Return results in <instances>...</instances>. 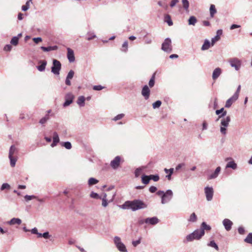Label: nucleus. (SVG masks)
<instances>
[{
	"label": "nucleus",
	"instance_id": "obj_1",
	"mask_svg": "<svg viewBox=\"0 0 252 252\" xmlns=\"http://www.w3.org/2000/svg\"><path fill=\"white\" fill-rule=\"evenodd\" d=\"M120 207L121 208L124 210L130 209L132 211H135L140 209L146 208L147 205L142 200L134 199L131 201H126Z\"/></svg>",
	"mask_w": 252,
	"mask_h": 252
},
{
	"label": "nucleus",
	"instance_id": "obj_2",
	"mask_svg": "<svg viewBox=\"0 0 252 252\" xmlns=\"http://www.w3.org/2000/svg\"><path fill=\"white\" fill-rule=\"evenodd\" d=\"M157 194L161 197V203L162 204L168 203L173 196V191L171 189H167L165 192L158 190L157 192Z\"/></svg>",
	"mask_w": 252,
	"mask_h": 252
},
{
	"label": "nucleus",
	"instance_id": "obj_3",
	"mask_svg": "<svg viewBox=\"0 0 252 252\" xmlns=\"http://www.w3.org/2000/svg\"><path fill=\"white\" fill-rule=\"evenodd\" d=\"M204 233L202 231H200L199 229H197L192 233L187 235L186 239L184 240V243L192 242L194 240H199L204 236Z\"/></svg>",
	"mask_w": 252,
	"mask_h": 252
},
{
	"label": "nucleus",
	"instance_id": "obj_4",
	"mask_svg": "<svg viewBox=\"0 0 252 252\" xmlns=\"http://www.w3.org/2000/svg\"><path fill=\"white\" fill-rule=\"evenodd\" d=\"M230 117L227 116L221 120L220 131L223 135H225L226 133V127L228 126L229 123L230 122Z\"/></svg>",
	"mask_w": 252,
	"mask_h": 252
},
{
	"label": "nucleus",
	"instance_id": "obj_5",
	"mask_svg": "<svg viewBox=\"0 0 252 252\" xmlns=\"http://www.w3.org/2000/svg\"><path fill=\"white\" fill-rule=\"evenodd\" d=\"M114 243L116 247L121 252H127L125 245L122 242L121 239L118 236L114 238Z\"/></svg>",
	"mask_w": 252,
	"mask_h": 252
},
{
	"label": "nucleus",
	"instance_id": "obj_6",
	"mask_svg": "<svg viewBox=\"0 0 252 252\" xmlns=\"http://www.w3.org/2000/svg\"><path fill=\"white\" fill-rule=\"evenodd\" d=\"M228 62L231 67L234 68L236 71H239L242 65V61L238 58H230Z\"/></svg>",
	"mask_w": 252,
	"mask_h": 252
},
{
	"label": "nucleus",
	"instance_id": "obj_7",
	"mask_svg": "<svg viewBox=\"0 0 252 252\" xmlns=\"http://www.w3.org/2000/svg\"><path fill=\"white\" fill-rule=\"evenodd\" d=\"M161 50L169 53L172 51L171 40L169 38H166L161 45Z\"/></svg>",
	"mask_w": 252,
	"mask_h": 252
},
{
	"label": "nucleus",
	"instance_id": "obj_8",
	"mask_svg": "<svg viewBox=\"0 0 252 252\" xmlns=\"http://www.w3.org/2000/svg\"><path fill=\"white\" fill-rule=\"evenodd\" d=\"M61 66L62 65L60 61L54 59L53 61V65L51 67V72L55 75H59Z\"/></svg>",
	"mask_w": 252,
	"mask_h": 252
},
{
	"label": "nucleus",
	"instance_id": "obj_9",
	"mask_svg": "<svg viewBox=\"0 0 252 252\" xmlns=\"http://www.w3.org/2000/svg\"><path fill=\"white\" fill-rule=\"evenodd\" d=\"M124 160L122 158L117 156L114 158L110 162L111 167L114 170L117 169L120 165L121 162H123Z\"/></svg>",
	"mask_w": 252,
	"mask_h": 252
},
{
	"label": "nucleus",
	"instance_id": "obj_10",
	"mask_svg": "<svg viewBox=\"0 0 252 252\" xmlns=\"http://www.w3.org/2000/svg\"><path fill=\"white\" fill-rule=\"evenodd\" d=\"M74 98V95L71 93H67L64 96L65 101L63 104V106L66 107L71 104Z\"/></svg>",
	"mask_w": 252,
	"mask_h": 252
},
{
	"label": "nucleus",
	"instance_id": "obj_11",
	"mask_svg": "<svg viewBox=\"0 0 252 252\" xmlns=\"http://www.w3.org/2000/svg\"><path fill=\"white\" fill-rule=\"evenodd\" d=\"M204 192L208 201L212 200L214 195V189L212 187H206L204 188Z\"/></svg>",
	"mask_w": 252,
	"mask_h": 252
},
{
	"label": "nucleus",
	"instance_id": "obj_12",
	"mask_svg": "<svg viewBox=\"0 0 252 252\" xmlns=\"http://www.w3.org/2000/svg\"><path fill=\"white\" fill-rule=\"evenodd\" d=\"M141 94L144 97L145 100H147L149 98L150 94V90L147 85H145L143 87L142 89Z\"/></svg>",
	"mask_w": 252,
	"mask_h": 252
},
{
	"label": "nucleus",
	"instance_id": "obj_13",
	"mask_svg": "<svg viewBox=\"0 0 252 252\" xmlns=\"http://www.w3.org/2000/svg\"><path fill=\"white\" fill-rule=\"evenodd\" d=\"M159 222V219L157 217L147 218L145 219V222L146 224L155 225Z\"/></svg>",
	"mask_w": 252,
	"mask_h": 252
},
{
	"label": "nucleus",
	"instance_id": "obj_14",
	"mask_svg": "<svg viewBox=\"0 0 252 252\" xmlns=\"http://www.w3.org/2000/svg\"><path fill=\"white\" fill-rule=\"evenodd\" d=\"M222 224L227 231H229L232 228L233 222L228 219H225L222 221Z\"/></svg>",
	"mask_w": 252,
	"mask_h": 252
},
{
	"label": "nucleus",
	"instance_id": "obj_15",
	"mask_svg": "<svg viewBox=\"0 0 252 252\" xmlns=\"http://www.w3.org/2000/svg\"><path fill=\"white\" fill-rule=\"evenodd\" d=\"M74 75V72L73 70H70L68 72V73L67 75V76L66 77L65 80V83L66 85H67V86L71 85V84L70 80H71L73 78Z\"/></svg>",
	"mask_w": 252,
	"mask_h": 252
},
{
	"label": "nucleus",
	"instance_id": "obj_16",
	"mask_svg": "<svg viewBox=\"0 0 252 252\" xmlns=\"http://www.w3.org/2000/svg\"><path fill=\"white\" fill-rule=\"evenodd\" d=\"M67 57L69 62L72 63L75 61L73 51L69 48H67Z\"/></svg>",
	"mask_w": 252,
	"mask_h": 252
},
{
	"label": "nucleus",
	"instance_id": "obj_17",
	"mask_svg": "<svg viewBox=\"0 0 252 252\" xmlns=\"http://www.w3.org/2000/svg\"><path fill=\"white\" fill-rule=\"evenodd\" d=\"M220 170H221V167L220 166L217 167L216 168V169H215L214 172L208 176V179L211 180V179L216 178L218 176L219 174H220Z\"/></svg>",
	"mask_w": 252,
	"mask_h": 252
},
{
	"label": "nucleus",
	"instance_id": "obj_18",
	"mask_svg": "<svg viewBox=\"0 0 252 252\" xmlns=\"http://www.w3.org/2000/svg\"><path fill=\"white\" fill-rule=\"evenodd\" d=\"M222 72L221 69L217 67L214 69L212 74V78L214 80H216L221 74Z\"/></svg>",
	"mask_w": 252,
	"mask_h": 252
},
{
	"label": "nucleus",
	"instance_id": "obj_19",
	"mask_svg": "<svg viewBox=\"0 0 252 252\" xmlns=\"http://www.w3.org/2000/svg\"><path fill=\"white\" fill-rule=\"evenodd\" d=\"M60 142V139L58 134L57 132H53V142L51 145L52 147H54L57 146V144Z\"/></svg>",
	"mask_w": 252,
	"mask_h": 252
},
{
	"label": "nucleus",
	"instance_id": "obj_20",
	"mask_svg": "<svg viewBox=\"0 0 252 252\" xmlns=\"http://www.w3.org/2000/svg\"><path fill=\"white\" fill-rule=\"evenodd\" d=\"M38 63L40 64V65H38L36 66L37 69L39 71H43L45 69L46 66L47 65V62L45 60H40L38 62Z\"/></svg>",
	"mask_w": 252,
	"mask_h": 252
},
{
	"label": "nucleus",
	"instance_id": "obj_21",
	"mask_svg": "<svg viewBox=\"0 0 252 252\" xmlns=\"http://www.w3.org/2000/svg\"><path fill=\"white\" fill-rule=\"evenodd\" d=\"M227 113L226 111H224V108H221L220 109L217 110L216 111V114L218 115H219V118L217 120V121H218L220 119L226 116Z\"/></svg>",
	"mask_w": 252,
	"mask_h": 252
},
{
	"label": "nucleus",
	"instance_id": "obj_22",
	"mask_svg": "<svg viewBox=\"0 0 252 252\" xmlns=\"http://www.w3.org/2000/svg\"><path fill=\"white\" fill-rule=\"evenodd\" d=\"M200 231H202L204 233V235L205 234V230L209 231L211 229V227L208 225L205 222H203L201 224L200 228L199 229Z\"/></svg>",
	"mask_w": 252,
	"mask_h": 252
},
{
	"label": "nucleus",
	"instance_id": "obj_23",
	"mask_svg": "<svg viewBox=\"0 0 252 252\" xmlns=\"http://www.w3.org/2000/svg\"><path fill=\"white\" fill-rule=\"evenodd\" d=\"M22 222L21 219L19 218H13L7 222V223L9 225H14L15 224H20Z\"/></svg>",
	"mask_w": 252,
	"mask_h": 252
},
{
	"label": "nucleus",
	"instance_id": "obj_24",
	"mask_svg": "<svg viewBox=\"0 0 252 252\" xmlns=\"http://www.w3.org/2000/svg\"><path fill=\"white\" fill-rule=\"evenodd\" d=\"M237 168V165L233 160L229 161L226 165L225 168H232L235 170Z\"/></svg>",
	"mask_w": 252,
	"mask_h": 252
},
{
	"label": "nucleus",
	"instance_id": "obj_25",
	"mask_svg": "<svg viewBox=\"0 0 252 252\" xmlns=\"http://www.w3.org/2000/svg\"><path fill=\"white\" fill-rule=\"evenodd\" d=\"M40 48L44 52H49L50 51L57 50L58 49V46L56 45L48 47L41 46Z\"/></svg>",
	"mask_w": 252,
	"mask_h": 252
},
{
	"label": "nucleus",
	"instance_id": "obj_26",
	"mask_svg": "<svg viewBox=\"0 0 252 252\" xmlns=\"http://www.w3.org/2000/svg\"><path fill=\"white\" fill-rule=\"evenodd\" d=\"M211 46V43L208 39H205L201 47V50L203 51L208 50Z\"/></svg>",
	"mask_w": 252,
	"mask_h": 252
},
{
	"label": "nucleus",
	"instance_id": "obj_27",
	"mask_svg": "<svg viewBox=\"0 0 252 252\" xmlns=\"http://www.w3.org/2000/svg\"><path fill=\"white\" fill-rule=\"evenodd\" d=\"M164 171L166 173H169L168 175L166 176V178H167L168 180H170L171 179V176L173 173L174 169L173 168H171L169 169L164 168Z\"/></svg>",
	"mask_w": 252,
	"mask_h": 252
},
{
	"label": "nucleus",
	"instance_id": "obj_28",
	"mask_svg": "<svg viewBox=\"0 0 252 252\" xmlns=\"http://www.w3.org/2000/svg\"><path fill=\"white\" fill-rule=\"evenodd\" d=\"M85 98L84 96H80L78 98L77 101V104L81 107L85 105Z\"/></svg>",
	"mask_w": 252,
	"mask_h": 252
},
{
	"label": "nucleus",
	"instance_id": "obj_29",
	"mask_svg": "<svg viewBox=\"0 0 252 252\" xmlns=\"http://www.w3.org/2000/svg\"><path fill=\"white\" fill-rule=\"evenodd\" d=\"M164 21L165 22L167 23L168 25L170 26H172L173 23L171 20V17L168 14H166L164 15Z\"/></svg>",
	"mask_w": 252,
	"mask_h": 252
},
{
	"label": "nucleus",
	"instance_id": "obj_30",
	"mask_svg": "<svg viewBox=\"0 0 252 252\" xmlns=\"http://www.w3.org/2000/svg\"><path fill=\"white\" fill-rule=\"evenodd\" d=\"M17 152L18 150L16 147L14 145H11L9 149L8 156H13Z\"/></svg>",
	"mask_w": 252,
	"mask_h": 252
},
{
	"label": "nucleus",
	"instance_id": "obj_31",
	"mask_svg": "<svg viewBox=\"0 0 252 252\" xmlns=\"http://www.w3.org/2000/svg\"><path fill=\"white\" fill-rule=\"evenodd\" d=\"M216 13L217 10L215 5L214 4H211L210 7V14L211 17L213 18Z\"/></svg>",
	"mask_w": 252,
	"mask_h": 252
},
{
	"label": "nucleus",
	"instance_id": "obj_32",
	"mask_svg": "<svg viewBox=\"0 0 252 252\" xmlns=\"http://www.w3.org/2000/svg\"><path fill=\"white\" fill-rule=\"evenodd\" d=\"M141 181H142V182L144 184H145V185L148 184L150 181V177H149V175H142L141 177Z\"/></svg>",
	"mask_w": 252,
	"mask_h": 252
},
{
	"label": "nucleus",
	"instance_id": "obj_33",
	"mask_svg": "<svg viewBox=\"0 0 252 252\" xmlns=\"http://www.w3.org/2000/svg\"><path fill=\"white\" fill-rule=\"evenodd\" d=\"M61 145L67 150H70L72 148L71 143L69 141L62 142L61 143Z\"/></svg>",
	"mask_w": 252,
	"mask_h": 252
},
{
	"label": "nucleus",
	"instance_id": "obj_34",
	"mask_svg": "<svg viewBox=\"0 0 252 252\" xmlns=\"http://www.w3.org/2000/svg\"><path fill=\"white\" fill-rule=\"evenodd\" d=\"M189 25L194 26L197 22L196 18L194 16H190L188 20Z\"/></svg>",
	"mask_w": 252,
	"mask_h": 252
},
{
	"label": "nucleus",
	"instance_id": "obj_35",
	"mask_svg": "<svg viewBox=\"0 0 252 252\" xmlns=\"http://www.w3.org/2000/svg\"><path fill=\"white\" fill-rule=\"evenodd\" d=\"M145 167L143 166L136 168L134 171V175L135 177H138L141 174L142 171L144 169Z\"/></svg>",
	"mask_w": 252,
	"mask_h": 252
},
{
	"label": "nucleus",
	"instance_id": "obj_36",
	"mask_svg": "<svg viewBox=\"0 0 252 252\" xmlns=\"http://www.w3.org/2000/svg\"><path fill=\"white\" fill-rule=\"evenodd\" d=\"M19 40H18V37L13 36L11 38V39L10 41V43L11 45H13L14 46H16L18 45V44L19 43Z\"/></svg>",
	"mask_w": 252,
	"mask_h": 252
},
{
	"label": "nucleus",
	"instance_id": "obj_37",
	"mask_svg": "<svg viewBox=\"0 0 252 252\" xmlns=\"http://www.w3.org/2000/svg\"><path fill=\"white\" fill-rule=\"evenodd\" d=\"M207 246L214 248L217 251H219V250L218 245L216 243L214 240L211 241L209 243L207 244Z\"/></svg>",
	"mask_w": 252,
	"mask_h": 252
},
{
	"label": "nucleus",
	"instance_id": "obj_38",
	"mask_svg": "<svg viewBox=\"0 0 252 252\" xmlns=\"http://www.w3.org/2000/svg\"><path fill=\"white\" fill-rule=\"evenodd\" d=\"M98 183V180L94 178H90L88 180L89 186L94 185Z\"/></svg>",
	"mask_w": 252,
	"mask_h": 252
},
{
	"label": "nucleus",
	"instance_id": "obj_39",
	"mask_svg": "<svg viewBox=\"0 0 252 252\" xmlns=\"http://www.w3.org/2000/svg\"><path fill=\"white\" fill-rule=\"evenodd\" d=\"M8 158L10 159V165L11 167H13L15 166L16 161L17 160V158L13 156H8Z\"/></svg>",
	"mask_w": 252,
	"mask_h": 252
},
{
	"label": "nucleus",
	"instance_id": "obj_40",
	"mask_svg": "<svg viewBox=\"0 0 252 252\" xmlns=\"http://www.w3.org/2000/svg\"><path fill=\"white\" fill-rule=\"evenodd\" d=\"M182 2L184 9L186 11H189V3L188 0H182Z\"/></svg>",
	"mask_w": 252,
	"mask_h": 252
},
{
	"label": "nucleus",
	"instance_id": "obj_41",
	"mask_svg": "<svg viewBox=\"0 0 252 252\" xmlns=\"http://www.w3.org/2000/svg\"><path fill=\"white\" fill-rule=\"evenodd\" d=\"M50 119L49 115L46 114L45 116L41 118L40 120L39 123L41 125H44L45 124L48 120H49Z\"/></svg>",
	"mask_w": 252,
	"mask_h": 252
},
{
	"label": "nucleus",
	"instance_id": "obj_42",
	"mask_svg": "<svg viewBox=\"0 0 252 252\" xmlns=\"http://www.w3.org/2000/svg\"><path fill=\"white\" fill-rule=\"evenodd\" d=\"M121 51L126 53L128 50V42L127 41H125L122 46V48L121 49Z\"/></svg>",
	"mask_w": 252,
	"mask_h": 252
},
{
	"label": "nucleus",
	"instance_id": "obj_43",
	"mask_svg": "<svg viewBox=\"0 0 252 252\" xmlns=\"http://www.w3.org/2000/svg\"><path fill=\"white\" fill-rule=\"evenodd\" d=\"M197 220V216L194 213H192L189 218L188 219V221L191 222H195Z\"/></svg>",
	"mask_w": 252,
	"mask_h": 252
},
{
	"label": "nucleus",
	"instance_id": "obj_44",
	"mask_svg": "<svg viewBox=\"0 0 252 252\" xmlns=\"http://www.w3.org/2000/svg\"><path fill=\"white\" fill-rule=\"evenodd\" d=\"M155 83V73L153 74L149 82V86L150 88L154 86Z\"/></svg>",
	"mask_w": 252,
	"mask_h": 252
},
{
	"label": "nucleus",
	"instance_id": "obj_45",
	"mask_svg": "<svg viewBox=\"0 0 252 252\" xmlns=\"http://www.w3.org/2000/svg\"><path fill=\"white\" fill-rule=\"evenodd\" d=\"M244 241L252 245V233H250L248 235L247 237L245 239Z\"/></svg>",
	"mask_w": 252,
	"mask_h": 252
},
{
	"label": "nucleus",
	"instance_id": "obj_46",
	"mask_svg": "<svg viewBox=\"0 0 252 252\" xmlns=\"http://www.w3.org/2000/svg\"><path fill=\"white\" fill-rule=\"evenodd\" d=\"M161 103L162 102L160 100H157L156 101L153 103V108L154 109L158 108L161 106Z\"/></svg>",
	"mask_w": 252,
	"mask_h": 252
},
{
	"label": "nucleus",
	"instance_id": "obj_47",
	"mask_svg": "<svg viewBox=\"0 0 252 252\" xmlns=\"http://www.w3.org/2000/svg\"><path fill=\"white\" fill-rule=\"evenodd\" d=\"M10 189V186L8 183H3L0 187L1 190H4L5 189L9 190Z\"/></svg>",
	"mask_w": 252,
	"mask_h": 252
},
{
	"label": "nucleus",
	"instance_id": "obj_48",
	"mask_svg": "<svg viewBox=\"0 0 252 252\" xmlns=\"http://www.w3.org/2000/svg\"><path fill=\"white\" fill-rule=\"evenodd\" d=\"M150 179L153 180L155 182H157L159 179V177L158 174L156 175H149Z\"/></svg>",
	"mask_w": 252,
	"mask_h": 252
},
{
	"label": "nucleus",
	"instance_id": "obj_49",
	"mask_svg": "<svg viewBox=\"0 0 252 252\" xmlns=\"http://www.w3.org/2000/svg\"><path fill=\"white\" fill-rule=\"evenodd\" d=\"M30 3H31L29 1H27L26 4L22 6V10L24 11L28 10L30 8Z\"/></svg>",
	"mask_w": 252,
	"mask_h": 252
},
{
	"label": "nucleus",
	"instance_id": "obj_50",
	"mask_svg": "<svg viewBox=\"0 0 252 252\" xmlns=\"http://www.w3.org/2000/svg\"><path fill=\"white\" fill-rule=\"evenodd\" d=\"M125 116V114H120L115 116L114 118H113V120L114 121H117L122 119Z\"/></svg>",
	"mask_w": 252,
	"mask_h": 252
},
{
	"label": "nucleus",
	"instance_id": "obj_51",
	"mask_svg": "<svg viewBox=\"0 0 252 252\" xmlns=\"http://www.w3.org/2000/svg\"><path fill=\"white\" fill-rule=\"evenodd\" d=\"M90 196L94 199H100L101 198V197H100L97 193H95L94 191L91 192L90 194Z\"/></svg>",
	"mask_w": 252,
	"mask_h": 252
},
{
	"label": "nucleus",
	"instance_id": "obj_52",
	"mask_svg": "<svg viewBox=\"0 0 252 252\" xmlns=\"http://www.w3.org/2000/svg\"><path fill=\"white\" fill-rule=\"evenodd\" d=\"M220 39V37H218V35H216L214 37L212 38L211 39V46H213Z\"/></svg>",
	"mask_w": 252,
	"mask_h": 252
},
{
	"label": "nucleus",
	"instance_id": "obj_53",
	"mask_svg": "<svg viewBox=\"0 0 252 252\" xmlns=\"http://www.w3.org/2000/svg\"><path fill=\"white\" fill-rule=\"evenodd\" d=\"M25 199L26 201H29L32 199L36 198V196L35 195H26L24 196Z\"/></svg>",
	"mask_w": 252,
	"mask_h": 252
},
{
	"label": "nucleus",
	"instance_id": "obj_54",
	"mask_svg": "<svg viewBox=\"0 0 252 252\" xmlns=\"http://www.w3.org/2000/svg\"><path fill=\"white\" fill-rule=\"evenodd\" d=\"M186 166V164L185 163L183 162V163H179V164H178L176 167H175V170L176 171H179L180 169L182 168H184Z\"/></svg>",
	"mask_w": 252,
	"mask_h": 252
},
{
	"label": "nucleus",
	"instance_id": "obj_55",
	"mask_svg": "<svg viewBox=\"0 0 252 252\" xmlns=\"http://www.w3.org/2000/svg\"><path fill=\"white\" fill-rule=\"evenodd\" d=\"M12 46L10 44H6L4 47L3 50L5 51L10 52L12 50Z\"/></svg>",
	"mask_w": 252,
	"mask_h": 252
},
{
	"label": "nucleus",
	"instance_id": "obj_56",
	"mask_svg": "<svg viewBox=\"0 0 252 252\" xmlns=\"http://www.w3.org/2000/svg\"><path fill=\"white\" fill-rule=\"evenodd\" d=\"M104 88V87H102L101 85H95L93 87V89L95 91H100Z\"/></svg>",
	"mask_w": 252,
	"mask_h": 252
},
{
	"label": "nucleus",
	"instance_id": "obj_57",
	"mask_svg": "<svg viewBox=\"0 0 252 252\" xmlns=\"http://www.w3.org/2000/svg\"><path fill=\"white\" fill-rule=\"evenodd\" d=\"M238 96H237V95L234 94L230 98H229V99L231 100V101L233 103L235 101H236L238 98Z\"/></svg>",
	"mask_w": 252,
	"mask_h": 252
},
{
	"label": "nucleus",
	"instance_id": "obj_58",
	"mask_svg": "<svg viewBox=\"0 0 252 252\" xmlns=\"http://www.w3.org/2000/svg\"><path fill=\"white\" fill-rule=\"evenodd\" d=\"M141 243V238H139L138 240L136 241H133L132 242V245L136 247L138 245H139Z\"/></svg>",
	"mask_w": 252,
	"mask_h": 252
},
{
	"label": "nucleus",
	"instance_id": "obj_59",
	"mask_svg": "<svg viewBox=\"0 0 252 252\" xmlns=\"http://www.w3.org/2000/svg\"><path fill=\"white\" fill-rule=\"evenodd\" d=\"M233 104V102L231 101V100H230L229 99H228L226 103H225V107L226 108H229L231 105Z\"/></svg>",
	"mask_w": 252,
	"mask_h": 252
},
{
	"label": "nucleus",
	"instance_id": "obj_60",
	"mask_svg": "<svg viewBox=\"0 0 252 252\" xmlns=\"http://www.w3.org/2000/svg\"><path fill=\"white\" fill-rule=\"evenodd\" d=\"M238 231L239 234H244L245 230V229L244 227H243L242 226H240V227H239V228L238 229Z\"/></svg>",
	"mask_w": 252,
	"mask_h": 252
},
{
	"label": "nucleus",
	"instance_id": "obj_61",
	"mask_svg": "<svg viewBox=\"0 0 252 252\" xmlns=\"http://www.w3.org/2000/svg\"><path fill=\"white\" fill-rule=\"evenodd\" d=\"M42 237H43L45 239H49L50 237V235H49V233L47 231L43 233H42Z\"/></svg>",
	"mask_w": 252,
	"mask_h": 252
},
{
	"label": "nucleus",
	"instance_id": "obj_62",
	"mask_svg": "<svg viewBox=\"0 0 252 252\" xmlns=\"http://www.w3.org/2000/svg\"><path fill=\"white\" fill-rule=\"evenodd\" d=\"M33 41L35 43L37 44L39 42L42 41V38L41 37H34L32 39Z\"/></svg>",
	"mask_w": 252,
	"mask_h": 252
},
{
	"label": "nucleus",
	"instance_id": "obj_63",
	"mask_svg": "<svg viewBox=\"0 0 252 252\" xmlns=\"http://www.w3.org/2000/svg\"><path fill=\"white\" fill-rule=\"evenodd\" d=\"M157 190V187L155 186H151L149 188V191L151 193H154Z\"/></svg>",
	"mask_w": 252,
	"mask_h": 252
},
{
	"label": "nucleus",
	"instance_id": "obj_64",
	"mask_svg": "<svg viewBox=\"0 0 252 252\" xmlns=\"http://www.w3.org/2000/svg\"><path fill=\"white\" fill-rule=\"evenodd\" d=\"M178 2H179L178 0H171V1L170 3V7H174L177 4V3H178Z\"/></svg>",
	"mask_w": 252,
	"mask_h": 252
}]
</instances>
